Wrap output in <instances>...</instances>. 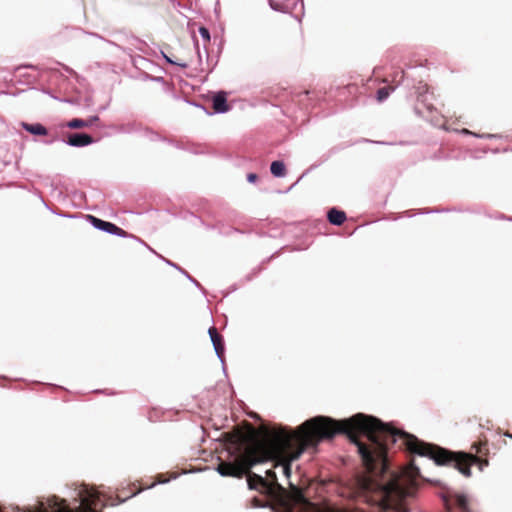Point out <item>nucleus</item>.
<instances>
[{"label":"nucleus","mask_w":512,"mask_h":512,"mask_svg":"<svg viewBox=\"0 0 512 512\" xmlns=\"http://www.w3.org/2000/svg\"><path fill=\"white\" fill-rule=\"evenodd\" d=\"M0 512H2V511L0 510Z\"/></svg>","instance_id":"b1692460"},{"label":"nucleus","mask_w":512,"mask_h":512,"mask_svg":"<svg viewBox=\"0 0 512 512\" xmlns=\"http://www.w3.org/2000/svg\"><path fill=\"white\" fill-rule=\"evenodd\" d=\"M166 59L168 62L172 63V64H176V65H179L181 67H186V64L185 63H179L178 61L174 60V59H171L169 57L166 56Z\"/></svg>","instance_id":"aec40b11"},{"label":"nucleus","mask_w":512,"mask_h":512,"mask_svg":"<svg viewBox=\"0 0 512 512\" xmlns=\"http://www.w3.org/2000/svg\"><path fill=\"white\" fill-rule=\"evenodd\" d=\"M89 219H90V222L93 224L94 227H96L97 229H100L102 228V225L104 223L103 220L99 219V218H96L95 216H92V215H89Z\"/></svg>","instance_id":"dca6fc26"},{"label":"nucleus","mask_w":512,"mask_h":512,"mask_svg":"<svg viewBox=\"0 0 512 512\" xmlns=\"http://www.w3.org/2000/svg\"><path fill=\"white\" fill-rule=\"evenodd\" d=\"M395 87L396 86L389 85V86L382 87V88L378 89V91L376 93L377 101L383 102L384 100H386L388 98V96L390 95V93L392 91H394Z\"/></svg>","instance_id":"f8f14e48"},{"label":"nucleus","mask_w":512,"mask_h":512,"mask_svg":"<svg viewBox=\"0 0 512 512\" xmlns=\"http://www.w3.org/2000/svg\"><path fill=\"white\" fill-rule=\"evenodd\" d=\"M199 33L204 40V45L210 43V32L206 27L201 26L199 28Z\"/></svg>","instance_id":"4468645a"},{"label":"nucleus","mask_w":512,"mask_h":512,"mask_svg":"<svg viewBox=\"0 0 512 512\" xmlns=\"http://www.w3.org/2000/svg\"><path fill=\"white\" fill-rule=\"evenodd\" d=\"M462 132L465 133V134H470V131H468L467 129H463Z\"/></svg>","instance_id":"412c9836"},{"label":"nucleus","mask_w":512,"mask_h":512,"mask_svg":"<svg viewBox=\"0 0 512 512\" xmlns=\"http://www.w3.org/2000/svg\"><path fill=\"white\" fill-rule=\"evenodd\" d=\"M328 220L333 225H342L346 220V214L344 211L332 208L328 211Z\"/></svg>","instance_id":"6e6552de"},{"label":"nucleus","mask_w":512,"mask_h":512,"mask_svg":"<svg viewBox=\"0 0 512 512\" xmlns=\"http://www.w3.org/2000/svg\"><path fill=\"white\" fill-rule=\"evenodd\" d=\"M346 434L358 447L367 475L358 479V485L368 503L379 512H408L405 499L416 485L414 463L411 469L400 474L388 468L387 449L399 442V448L416 454V437L381 422L379 419L358 413L349 419L337 421L326 416H316L302 423L295 431L284 428L269 429L250 426L246 432L237 431L230 437L234 461H222L217 471L222 476L241 478L249 468L268 460L279 461L287 477L291 462L310 447L336 434Z\"/></svg>","instance_id":"f257e3e1"},{"label":"nucleus","mask_w":512,"mask_h":512,"mask_svg":"<svg viewBox=\"0 0 512 512\" xmlns=\"http://www.w3.org/2000/svg\"><path fill=\"white\" fill-rule=\"evenodd\" d=\"M21 126L23 129H25L27 132L33 134V135H40L44 136L48 134V130L40 123L35 124H29L26 122L21 123Z\"/></svg>","instance_id":"1a4fd4ad"},{"label":"nucleus","mask_w":512,"mask_h":512,"mask_svg":"<svg viewBox=\"0 0 512 512\" xmlns=\"http://www.w3.org/2000/svg\"><path fill=\"white\" fill-rule=\"evenodd\" d=\"M382 82L387 83L388 79L385 78V79L382 80Z\"/></svg>","instance_id":"5701e85b"},{"label":"nucleus","mask_w":512,"mask_h":512,"mask_svg":"<svg viewBox=\"0 0 512 512\" xmlns=\"http://www.w3.org/2000/svg\"><path fill=\"white\" fill-rule=\"evenodd\" d=\"M266 475L268 478H270L272 481H276L277 477H276V473L273 471V470H267L266 471Z\"/></svg>","instance_id":"6ab92c4d"},{"label":"nucleus","mask_w":512,"mask_h":512,"mask_svg":"<svg viewBox=\"0 0 512 512\" xmlns=\"http://www.w3.org/2000/svg\"><path fill=\"white\" fill-rule=\"evenodd\" d=\"M213 109L218 113H224L229 110L226 94L224 92H219L213 97Z\"/></svg>","instance_id":"423d86ee"},{"label":"nucleus","mask_w":512,"mask_h":512,"mask_svg":"<svg viewBox=\"0 0 512 512\" xmlns=\"http://www.w3.org/2000/svg\"><path fill=\"white\" fill-rule=\"evenodd\" d=\"M457 504L463 512H470L468 509V499L465 495L457 496Z\"/></svg>","instance_id":"ddd939ff"},{"label":"nucleus","mask_w":512,"mask_h":512,"mask_svg":"<svg viewBox=\"0 0 512 512\" xmlns=\"http://www.w3.org/2000/svg\"><path fill=\"white\" fill-rule=\"evenodd\" d=\"M99 118L97 116L90 117L87 120L74 118L66 123V127L70 129H82L92 126Z\"/></svg>","instance_id":"39448f33"},{"label":"nucleus","mask_w":512,"mask_h":512,"mask_svg":"<svg viewBox=\"0 0 512 512\" xmlns=\"http://www.w3.org/2000/svg\"><path fill=\"white\" fill-rule=\"evenodd\" d=\"M418 456L432 459L437 465H445L453 461L455 463V468L458 469L459 472L466 477L471 476L469 465L472 462L478 461L475 456H471L465 453H450L443 448L427 444L420 440H418Z\"/></svg>","instance_id":"f03ea898"},{"label":"nucleus","mask_w":512,"mask_h":512,"mask_svg":"<svg viewBox=\"0 0 512 512\" xmlns=\"http://www.w3.org/2000/svg\"><path fill=\"white\" fill-rule=\"evenodd\" d=\"M484 465H488V462H485ZM483 464H480V469H482Z\"/></svg>","instance_id":"4be33fe9"},{"label":"nucleus","mask_w":512,"mask_h":512,"mask_svg":"<svg viewBox=\"0 0 512 512\" xmlns=\"http://www.w3.org/2000/svg\"><path fill=\"white\" fill-rule=\"evenodd\" d=\"M209 335L217 355L222 357L224 353V343L222 336L218 333L215 327H211L209 329Z\"/></svg>","instance_id":"20e7f679"},{"label":"nucleus","mask_w":512,"mask_h":512,"mask_svg":"<svg viewBox=\"0 0 512 512\" xmlns=\"http://www.w3.org/2000/svg\"><path fill=\"white\" fill-rule=\"evenodd\" d=\"M93 142H94V139L90 135L84 134V133L70 134L67 139V143L70 146H74V147L87 146V145L92 144Z\"/></svg>","instance_id":"7ed1b4c3"},{"label":"nucleus","mask_w":512,"mask_h":512,"mask_svg":"<svg viewBox=\"0 0 512 512\" xmlns=\"http://www.w3.org/2000/svg\"><path fill=\"white\" fill-rule=\"evenodd\" d=\"M271 173L276 177L285 175V165L281 161H273L270 166Z\"/></svg>","instance_id":"9b49d317"},{"label":"nucleus","mask_w":512,"mask_h":512,"mask_svg":"<svg viewBox=\"0 0 512 512\" xmlns=\"http://www.w3.org/2000/svg\"><path fill=\"white\" fill-rule=\"evenodd\" d=\"M83 505H85L88 509H92L93 506H96V497L91 494L88 498L83 500Z\"/></svg>","instance_id":"2eb2a0df"},{"label":"nucleus","mask_w":512,"mask_h":512,"mask_svg":"<svg viewBox=\"0 0 512 512\" xmlns=\"http://www.w3.org/2000/svg\"><path fill=\"white\" fill-rule=\"evenodd\" d=\"M403 77H404V72L402 70L397 71L395 73V76L392 78L391 82L396 83V85H397V84L401 83V81L403 80Z\"/></svg>","instance_id":"f3484780"},{"label":"nucleus","mask_w":512,"mask_h":512,"mask_svg":"<svg viewBox=\"0 0 512 512\" xmlns=\"http://www.w3.org/2000/svg\"><path fill=\"white\" fill-rule=\"evenodd\" d=\"M102 225V228L101 230L105 231V232H108V233H111V234H115V235H118V236H126V232L121 229L120 227L116 226L115 224L111 223V222H106L104 221Z\"/></svg>","instance_id":"9d476101"},{"label":"nucleus","mask_w":512,"mask_h":512,"mask_svg":"<svg viewBox=\"0 0 512 512\" xmlns=\"http://www.w3.org/2000/svg\"><path fill=\"white\" fill-rule=\"evenodd\" d=\"M258 179V176L255 174V173H249L247 175V180L250 182V183H255Z\"/></svg>","instance_id":"a211bd4d"},{"label":"nucleus","mask_w":512,"mask_h":512,"mask_svg":"<svg viewBox=\"0 0 512 512\" xmlns=\"http://www.w3.org/2000/svg\"><path fill=\"white\" fill-rule=\"evenodd\" d=\"M251 468H249L247 470V472H245L241 477H243L244 475H247L248 477V484L250 486V488L252 489H256L258 487H266L267 486V483H266V480L260 476V475H257L255 473H252L250 471Z\"/></svg>","instance_id":"0eeeda50"}]
</instances>
